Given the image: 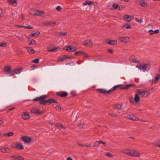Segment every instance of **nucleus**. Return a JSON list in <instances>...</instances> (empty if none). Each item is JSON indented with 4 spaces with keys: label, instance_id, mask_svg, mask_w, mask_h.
<instances>
[{
    "label": "nucleus",
    "instance_id": "obj_25",
    "mask_svg": "<svg viewBox=\"0 0 160 160\" xmlns=\"http://www.w3.org/2000/svg\"><path fill=\"white\" fill-rule=\"evenodd\" d=\"M122 28L126 29H131V26L127 23L125 24L122 26Z\"/></svg>",
    "mask_w": 160,
    "mask_h": 160
},
{
    "label": "nucleus",
    "instance_id": "obj_11",
    "mask_svg": "<svg viewBox=\"0 0 160 160\" xmlns=\"http://www.w3.org/2000/svg\"><path fill=\"white\" fill-rule=\"evenodd\" d=\"M150 68V66L149 64H146L142 67V70L145 72L148 70Z\"/></svg>",
    "mask_w": 160,
    "mask_h": 160
},
{
    "label": "nucleus",
    "instance_id": "obj_35",
    "mask_svg": "<svg viewBox=\"0 0 160 160\" xmlns=\"http://www.w3.org/2000/svg\"><path fill=\"white\" fill-rule=\"evenodd\" d=\"M92 3V2L90 1H86L85 2L83 3V5H86L87 4L88 5H90Z\"/></svg>",
    "mask_w": 160,
    "mask_h": 160
},
{
    "label": "nucleus",
    "instance_id": "obj_50",
    "mask_svg": "<svg viewBox=\"0 0 160 160\" xmlns=\"http://www.w3.org/2000/svg\"><path fill=\"white\" fill-rule=\"evenodd\" d=\"M13 134V133L12 132H11L8 133L7 134V135L8 137L12 136Z\"/></svg>",
    "mask_w": 160,
    "mask_h": 160
},
{
    "label": "nucleus",
    "instance_id": "obj_5",
    "mask_svg": "<svg viewBox=\"0 0 160 160\" xmlns=\"http://www.w3.org/2000/svg\"><path fill=\"white\" fill-rule=\"evenodd\" d=\"M47 95H43L40 97H37L36 98L34 99L33 100V101H36L39 100V103L40 104V102L41 101H43L44 99L45 98L47 97Z\"/></svg>",
    "mask_w": 160,
    "mask_h": 160
},
{
    "label": "nucleus",
    "instance_id": "obj_42",
    "mask_svg": "<svg viewBox=\"0 0 160 160\" xmlns=\"http://www.w3.org/2000/svg\"><path fill=\"white\" fill-rule=\"evenodd\" d=\"M135 19L136 21L138 22L142 23L143 22L142 19H141L140 20H139L138 18H136Z\"/></svg>",
    "mask_w": 160,
    "mask_h": 160
},
{
    "label": "nucleus",
    "instance_id": "obj_23",
    "mask_svg": "<svg viewBox=\"0 0 160 160\" xmlns=\"http://www.w3.org/2000/svg\"><path fill=\"white\" fill-rule=\"evenodd\" d=\"M120 85H115V86H114L111 89H110L109 90V92H110L115 90L117 88H118Z\"/></svg>",
    "mask_w": 160,
    "mask_h": 160
},
{
    "label": "nucleus",
    "instance_id": "obj_40",
    "mask_svg": "<svg viewBox=\"0 0 160 160\" xmlns=\"http://www.w3.org/2000/svg\"><path fill=\"white\" fill-rule=\"evenodd\" d=\"M112 7L114 8L115 9H117L118 10L119 5L114 3L113 4Z\"/></svg>",
    "mask_w": 160,
    "mask_h": 160
},
{
    "label": "nucleus",
    "instance_id": "obj_30",
    "mask_svg": "<svg viewBox=\"0 0 160 160\" xmlns=\"http://www.w3.org/2000/svg\"><path fill=\"white\" fill-rule=\"evenodd\" d=\"M33 44L34 45H36V41L33 39L29 41V43L28 45H30L32 44Z\"/></svg>",
    "mask_w": 160,
    "mask_h": 160
},
{
    "label": "nucleus",
    "instance_id": "obj_48",
    "mask_svg": "<svg viewBox=\"0 0 160 160\" xmlns=\"http://www.w3.org/2000/svg\"><path fill=\"white\" fill-rule=\"evenodd\" d=\"M71 52H73L76 51L77 49V48L75 47H72L71 46Z\"/></svg>",
    "mask_w": 160,
    "mask_h": 160
},
{
    "label": "nucleus",
    "instance_id": "obj_8",
    "mask_svg": "<svg viewBox=\"0 0 160 160\" xmlns=\"http://www.w3.org/2000/svg\"><path fill=\"white\" fill-rule=\"evenodd\" d=\"M124 20L128 22H131L132 19V17L128 15H125L123 16Z\"/></svg>",
    "mask_w": 160,
    "mask_h": 160
},
{
    "label": "nucleus",
    "instance_id": "obj_9",
    "mask_svg": "<svg viewBox=\"0 0 160 160\" xmlns=\"http://www.w3.org/2000/svg\"><path fill=\"white\" fill-rule=\"evenodd\" d=\"M126 118L128 119H130L135 121L139 120L138 118H136L135 116L132 114L128 115L126 117Z\"/></svg>",
    "mask_w": 160,
    "mask_h": 160
},
{
    "label": "nucleus",
    "instance_id": "obj_4",
    "mask_svg": "<svg viewBox=\"0 0 160 160\" xmlns=\"http://www.w3.org/2000/svg\"><path fill=\"white\" fill-rule=\"evenodd\" d=\"M119 40L122 42L123 43H127L130 41V38L128 37H121L119 38Z\"/></svg>",
    "mask_w": 160,
    "mask_h": 160
},
{
    "label": "nucleus",
    "instance_id": "obj_53",
    "mask_svg": "<svg viewBox=\"0 0 160 160\" xmlns=\"http://www.w3.org/2000/svg\"><path fill=\"white\" fill-rule=\"evenodd\" d=\"M15 74H16V73H15V72L14 70H13L12 72L11 73H10V76H14L15 75Z\"/></svg>",
    "mask_w": 160,
    "mask_h": 160
},
{
    "label": "nucleus",
    "instance_id": "obj_41",
    "mask_svg": "<svg viewBox=\"0 0 160 160\" xmlns=\"http://www.w3.org/2000/svg\"><path fill=\"white\" fill-rule=\"evenodd\" d=\"M39 59L38 58H36L34 60H33L32 62L36 63H38L39 62Z\"/></svg>",
    "mask_w": 160,
    "mask_h": 160
},
{
    "label": "nucleus",
    "instance_id": "obj_28",
    "mask_svg": "<svg viewBox=\"0 0 160 160\" xmlns=\"http://www.w3.org/2000/svg\"><path fill=\"white\" fill-rule=\"evenodd\" d=\"M123 153L127 155H130L131 151H130L128 149H126L123 151Z\"/></svg>",
    "mask_w": 160,
    "mask_h": 160
},
{
    "label": "nucleus",
    "instance_id": "obj_45",
    "mask_svg": "<svg viewBox=\"0 0 160 160\" xmlns=\"http://www.w3.org/2000/svg\"><path fill=\"white\" fill-rule=\"evenodd\" d=\"M56 24L55 22H49L47 25H53Z\"/></svg>",
    "mask_w": 160,
    "mask_h": 160
},
{
    "label": "nucleus",
    "instance_id": "obj_64",
    "mask_svg": "<svg viewBox=\"0 0 160 160\" xmlns=\"http://www.w3.org/2000/svg\"><path fill=\"white\" fill-rule=\"evenodd\" d=\"M157 145L158 147L160 148V141L158 142H157Z\"/></svg>",
    "mask_w": 160,
    "mask_h": 160
},
{
    "label": "nucleus",
    "instance_id": "obj_47",
    "mask_svg": "<svg viewBox=\"0 0 160 160\" xmlns=\"http://www.w3.org/2000/svg\"><path fill=\"white\" fill-rule=\"evenodd\" d=\"M71 46L68 47L66 49V50L68 52H71Z\"/></svg>",
    "mask_w": 160,
    "mask_h": 160
},
{
    "label": "nucleus",
    "instance_id": "obj_17",
    "mask_svg": "<svg viewBox=\"0 0 160 160\" xmlns=\"http://www.w3.org/2000/svg\"><path fill=\"white\" fill-rule=\"evenodd\" d=\"M57 94L61 97H66L68 93L65 92H62L58 93Z\"/></svg>",
    "mask_w": 160,
    "mask_h": 160
},
{
    "label": "nucleus",
    "instance_id": "obj_3",
    "mask_svg": "<svg viewBox=\"0 0 160 160\" xmlns=\"http://www.w3.org/2000/svg\"><path fill=\"white\" fill-rule=\"evenodd\" d=\"M44 99L43 101H41L40 102V104H49L52 103L56 102L55 101L52 99H50L46 101H45Z\"/></svg>",
    "mask_w": 160,
    "mask_h": 160
},
{
    "label": "nucleus",
    "instance_id": "obj_18",
    "mask_svg": "<svg viewBox=\"0 0 160 160\" xmlns=\"http://www.w3.org/2000/svg\"><path fill=\"white\" fill-rule=\"evenodd\" d=\"M11 72V69L9 66H7L5 68V72L7 74L10 73Z\"/></svg>",
    "mask_w": 160,
    "mask_h": 160
},
{
    "label": "nucleus",
    "instance_id": "obj_31",
    "mask_svg": "<svg viewBox=\"0 0 160 160\" xmlns=\"http://www.w3.org/2000/svg\"><path fill=\"white\" fill-rule=\"evenodd\" d=\"M100 144V141H95L93 145V147H97Z\"/></svg>",
    "mask_w": 160,
    "mask_h": 160
},
{
    "label": "nucleus",
    "instance_id": "obj_43",
    "mask_svg": "<svg viewBox=\"0 0 160 160\" xmlns=\"http://www.w3.org/2000/svg\"><path fill=\"white\" fill-rule=\"evenodd\" d=\"M154 78L155 79L154 80L153 82L155 83H157L158 82L159 79V78H158L156 77V76H155Z\"/></svg>",
    "mask_w": 160,
    "mask_h": 160
},
{
    "label": "nucleus",
    "instance_id": "obj_6",
    "mask_svg": "<svg viewBox=\"0 0 160 160\" xmlns=\"http://www.w3.org/2000/svg\"><path fill=\"white\" fill-rule=\"evenodd\" d=\"M140 155V153L137 151L132 150L131 151L130 156L134 157H139Z\"/></svg>",
    "mask_w": 160,
    "mask_h": 160
},
{
    "label": "nucleus",
    "instance_id": "obj_58",
    "mask_svg": "<svg viewBox=\"0 0 160 160\" xmlns=\"http://www.w3.org/2000/svg\"><path fill=\"white\" fill-rule=\"evenodd\" d=\"M61 9V8L59 6H58L56 8V9L58 11H59Z\"/></svg>",
    "mask_w": 160,
    "mask_h": 160
},
{
    "label": "nucleus",
    "instance_id": "obj_63",
    "mask_svg": "<svg viewBox=\"0 0 160 160\" xmlns=\"http://www.w3.org/2000/svg\"><path fill=\"white\" fill-rule=\"evenodd\" d=\"M56 109L59 110L61 109V108L60 107L58 106H56L55 107Z\"/></svg>",
    "mask_w": 160,
    "mask_h": 160
},
{
    "label": "nucleus",
    "instance_id": "obj_56",
    "mask_svg": "<svg viewBox=\"0 0 160 160\" xmlns=\"http://www.w3.org/2000/svg\"><path fill=\"white\" fill-rule=\"evenodd\" d=\"M130 101L132 104L134 105L135 104V102L132 99H130Z\"/></svg>",
    "mask_w": 160,
    "mask_h": 160
},
{
    "label": "nucleus",
    "instance_id": "obj_60",
    "mask_svg": "<svg viewBox=\"0 0 160 160\" xmlns=\"http://www.w3.org/2000/svg\"><path fill=\"white\" fill-rule=\"evenodd\" d=\"M108 51L109 52L111 53H112L113 52V50L112 49H108Z\"/></svg>",
    "mask_w": 160,
    "mask_h": 160
},
{
    "label": "nucleus",
    "instance_id": "obj_39",
    "mask_svg": "<svg viewBox=\"0 0 160 160\" xmlns=\"http://www.w3.org/2000/svg\"><path fill=\"white\" fill-rule=\"evenodd\" d=\"M17 159L19 160H23L24 159V158L21 156H17Z\"/></svg>",
    "mask_w": 160,
    "mask_h": 160
},
{
    "label": "nucleus",
    "instance_id": "obj_26",
    "mask_svg": "<svg viewBox=\"0 0 160 160\" xmlns=\"http://www.w3.org/2000/svg\"><path fill=\"white\" fill-rule=\"evenodd\" d=\"M56 127L59 129H61V128L65 129L66 128L63 127L62 124L59 123H58L56 124Z\"/></svg>",
    "mask_w": 160,
    "mask_h": 160
},
{
    "label": "nucleus",
    "instance_id": "obj_22",
    "mask_svg": "<svg viewBox=\"0 0 160 160\" xmlns=\"http://www.w3.org/2000/svg\"><path fill=\"white\" fill-rule=\"evenodd\" d=\"M107 43L108 44L113 45L117 43V41L116 40H109Z\"/></svg>",
    "mask_w": 160,
    "mask_h": 160
},
{
    "label": "nucleus",
    "instance_id": "obj_24",
    "mask_svg": "<svg viewBox=\"0 0 160 160\" xmlns=\"http://www.w3.org/2000/svg\"><path fill=\"white\" fill-rule=\"evenodd\" d=\"M16 74H20L22 71V68H18L14 70Z\"/></svg>",
    "mask_w": 160,
    "mask_h": 160
},
{
    "label": "nucleus",
    "instance_id": "obj_16",
    "mask_svg": "<svg viewBox=\"0 0 160 160\" xmlns=\"http://www.w3.org/2000/svg\"><path fill=\"white\" fill-rule=\"evenodd\" d=\"M22 118L24 120H27L30 118L29 115L26 113H24L22 115Z\"/></svg>",
    "mask_w": 160,
    "mask_h": 160
},
{
    "label": "nucleus",
    "instance_id": "obj_52",
    "mask_svg": "<svg viewBox=\"0 0 160 160\" xmlns=\"http://www.w3.org/2000/svg\"><path fill=\"white\" fill-rule=\"evenodd\" d=\"M83 54L84 55V59H85L86 58L89 57H90V56L88 54L85 53L84 52V54Z\"/></svg>",
    "mask_w": 160,
    "mask_h": 160
},
{
    "label": "nucleus",
    "instance_id": "obj_14",
    "mask_svg": "<svg viewBox=\"0 0 160 160\" xmlns=\"http://www.w3.org/2000/svg\"><path fill=\"white\" fill-rule=\"evenodd\" d=\"M22 140L25 142H29L31 141V138L27 136H23L22 138Z\"/></svg>",
    "mask_w": 160,
    "mask_h": 160
},
{
    "label": "nucleus",
    "instance_id": "obj_38",
    "mask_svg": "<svg viewBox=\"0 0 160 160\" xmlns=\"http://www.w3.org/2000/svg\"><path fill=\"white\" fill-rule=\"evenodd\" d=\"M122 104H118L116 105L115 106V108H116L118 109H122Z\"/></svg>",
    "mask_w": 160,
    "mask_h": 160
},
{
    "label": "nucleus",
    "instance_id": "obj_12",
    "mask_svg": "<svg viewBox=\"0 0 160 160\" xmlns=\"http://www.w3.org/2000/svg\"><path fill=\"white\" fill-rule=\"evenodd\" d=\"M96 90L98 92H99L101 93L104 94L110 93L109 92V90L107 91V90L103 89H97Z\"/></svg>",
    "mask_w": 160,
    "mask_h": 160
},
{
    "label": "nucleus",
    "instance_id": "obj_27",
    "mask_svg": "<svg viewBox=\"0 0 160 160\" xmlns=\"http://www.w3.org/2000/svg\"><path fill=\"white\" fill-rule=\"evenodd\" d=\"M130 62H133L136 63H139V62L138 60L136 58H131L130 59Z\"/></svg>",
    "mask_w": 160,
    "mask_h": 160
},
{
    "label": "nucleus",
    "instance_id": "obj_61",
    "mask_svg": "<svg viewBox=\"0 0 160 160\" xmlns=\"http://www.w3.org/2000/svg\"><path fill=\"white\" fill-rule=\"evenodd\" d=\"M159 32V30L158 29H157L154 31V33H158Z\"/></svg>",
    "mask_w": 160,
    "mask_h": 160
},
{
    "label": "nucleus",
    "instance_id": "obj_46",
    "mask_svg": "<svg viewBox=\"0 0 160 160\" xmlns=\"http://www.w3.org/2000/svg\"><path fill=\"white\" fill-rule=\"evenodd\" d=\"M105 154L106 155L108 156V157H113V156L111 155L110 153H108V152H107V153H105Z\"/></svg>",
    "mask_w": 160,
    "mask_h": 160
},
{
    "label": "nucleus",
    "instance_id": "obj_29",
    "mask_svg": "<svg viewBox=\"0 0 160 160\" xmlns=\"http://www.w3.org/2000/svg\"><path fill=\"white\" fill-rule=\"evenodd\" d=\"M68 58V57H66V56H63L62 57H61V58H59L58 59V62L62 61H64V60H65L66 58Z\"/></svg>",
    "mask_w": 160,
    "mask_h": 160
},
{
    "label": "nucleus",
    "instance_id": "obj_33",
    "mask_svg": "<svg viewBox=\"0 0 160 160\" xmlns=\"http://www.w3.org/2000/svg\"><path fill=\"white\" fill-rule=\"evenodd\" d=\"M40 33V32L37 31L34 33H32L31 34V36H32L37 37L39 34Z\"/></svg>",
    "mask_w": 160,
    "mask_h": 160
},
{
    "label": "nucleus",
    "instance_id": "obj_59",
    "mask_svg": "<svg viewBox=\"0 0 160 160\" xmlns=\"http://www.w3.org/2000/svg\"><path fill=\"white\" fill-rule=\"evenodd\" d=\"M100 144L101 143L103 144V145H104L105 146H107V143L106 142H104L102 141H100Z\"/></svg>",
    "mask_w": 160,
    "mask_h": 160
},
{
    "label": "nucleus",
    "instance_id": "obj_57",
    "mask_svg": "<svg viewBox=\"0 0 160 160\" xmlns=\"http://www.w3.org/2000/svg\"><path fill=\"white\" fill-rule=\"evenodd\" d=\"M17 156H15V155H13L12 156H11L10 157V158H14V159H17Z\"/></svg>",
    "mask_w": 160,
    "mask_h": 160
},
{
    "label": "nucleus",
    "instance_id": "obj_7",
    "mask_svg": "<svg viewBox=\"0 0 160 160\" xmlns=\"http://www.w3.org/2000/svg\"><path fill=\"white\" fill-rule=\"evenodd\" d=\"M83 45L91 47L92 46V44L90 40H87L84 41Z\"/></svg>",
    "mask_w": 160,
    "mask_h": 160
},
{
    "label": "nucleus",
    "instance_id": "obj_54",
    "mask_svg": "<svg viewBox=\"0 0 160 160\" xmlns=\"http://www.w3.org/2000/svg\"><path fill=\"white\" fill-rule=\"evenodd\" d=\"M24 28H27V29H32L33 28V27L30 26H25V27Z\"/></svg>",
    "mask_w": 160,
    "mask_h": 160
},
{
    "label": "nucleus",
    "instance_id": "obj_51",
    "mask_svg": "<svg viewBox=\"0 0 160 160\" xmlns=\"http://www.w3.org/2000/svg\"><path fill=\"white\" fill-rule=\"evenodd\" d=\"M7 46V43L5 42L0 44V47H5Z\"/></svg>",
    "mask_w": 160,
    "mask_h": 160
},
{
    "label": "nucleus",
    "instance_id": "obj_55",
    "mask_svg": "<svg viewBox=\"0 0 160 160\" xmlns=\"http://www.w3.org/2000/svg\"><path fill=\"white\" fill-rule=\"evenodd\" d=\"M83 147H85L86 148H89L91 147V144H89L87 145H82Z\"/></svg>",
    "mask_w": 160,
    "mask_h": 160
},
{
    "label": "nucleus",
    "instance_id": "obj_32",
    "mask_svg": "<svg viewBox=\"0 0 160 160\" xmlns=\"http://www.w3.org/2000/svg\"><path fill=\"white\" fill-rule=\"evenodd\" d=\"M134 86L133 84H128L126 85L125 87H123L122 88V89H127L129 88L131 86Z\"/></svg>",
    "mask_w": 160,
    "mask_h": 160
},
{
    "label": "nucleus",
    "instance_id": "obj_13",
    "mask_svg": "<svg viewBox=\"0 0 160 160\" xmlns=\"http://www.w3.org/2000/svg\"><path fill=\"white\" fill-rule=\"evenodd\" d=\"M0 151L4 153L10 152V150L8 148H2L0 149Z\"/></svg>",
    "mask_w": 160,
    "mask_h": 160
},
{
    "label": "nucleus",
    "instance_id": "obj_20",
    "mask_svg": "<svg viewBox=\"0 0 160 160\" xmlns=\"http://www.w3.org/2000/svg\"><path fill=\"white\" fill-rule=\"evenodd\" d=\"M17 0H7L11 4H12L13 6H16L17 5Z\"/></svg>",
    "mask_w": 160,
    "mask_h": 160
},
{
    "label": "nucleus",
    "instance_id": "obj_1",
    "mask_svg": "<svg viewBox=\"0 0 160 160\" xmlns=\"http://www.w3.org/2000/svg\"><path fill=\"white\" fill-rule=\"evenodd\" d=\"M137 93L134 96V101L135 102H138L139 101V96L142 98H146L150 94V92L146 90L139 89L136 91Z\"/></svg>",
    "mask_w": 160,
    "mask_h": 160
},
{
    "label": "nucleus",
    "instance_id": "obj_15",
    "mask_svg": "<svg viewBox=\"0 0 160 160\" xmlns=\"http://www.w3.org/2000/svg\"><path fill=\"white\" fill-rule=\"evenodd\" d=\"M67 34L66 32H59L55 35L57 37H58L61 36H64Z\"/></svg>",
    "mask_w": 160,
    "mask_h": 160
},
{
    "label": "nucleus",
    "instance_id": "obj_62",
    "mask_svg": "<svg viewBox=\"0 0 160 160\" xmlns=\"http://www.w3.org/2000/svg\"><path fill=\"white\" fill-rule=\"evenodd\" d=\"M39 12L40 14L39 15V16H41L42 14H43L44 13V12L41 11H40Z\"/></svg>",
    "mask_w": 160,
    "mask_h": 160
},
{
    "label": "nucleus",
    "instance_id": "obj_21",
    "mask_svg": "<svg viewBox=\"0 0 160 160\" xmlns=\"http://www.w3.org/2000/svg\"><path fill=\"white\" fill-rule=\"evenodd\" d=\"M26 48L28 52L30 54H32L35 52V51L33 49L31 48L30 47H27Z\"/></svg>",
    "mask_w": 160,
    "mask_h": 160
},
{
    "label": "nucleus",
    "instance_id": "obj_34",
    "mask_svg": "<svg viewBox=\"0 0 160 160\" xmlns=\"http://www.w3.org/2000/svg\"><path fill=\"white\" fill-rule=\"evenodd\" d=\"M79 54L81 55L82 54H84V52L83 51H77L75 52L74 53V54L76 55H78Z\"/></svg>",
    "mask_w": 160,
    "mask_h": 160
},
{
    "label": "nucleus",
    "instance_id": "obj_36",
    "mask_svg": "<svg viewBox=\"0 0 160 160\" xmlns=\"http://www.w3.org/2000/svg\"><path fill=\"white\" fill-rule=\"evenodd\" d=\"M58 48H53L52 49H50L49 48H48V51L49 52H54L56 50L58 49Z\"/></svg>",
    "mask_w": 160,
    "mask_h": 160
},
{
    "label": "nucleus",
    "instance_id": "obj_37",
    "mask_svg": "<svg viewBox=\"0 0 160 160\" xmlns=\"http://www.w3.org/2000/svg\"><path fill=\"white\" fill-rule=\"evenodd\" d=\"M125 8V6L124 5H122L120 6L119 5L118 8V10H122L123 9H124Z\"/></svg>",
    "mask_w": 160,
    "mask_h": 160
},
{
    "label": "nucleus",
    "instance_id": "obj_44",
    "mask_svg": "<svg viewBox=\"0 0 160 160\" xmlns=\"http://www.w3.org/2000/svg\"><path fill=\"white\" fill-rule=\"evenodd\" d=\"M39 11H40L37 10H34V12L36 15H39V14H40V13L39 12H40Z\"/></svg>",
    "mask_w": 160,
    "mask_h": 160
},
{
    "label": "nucleus",
    "instance_id": "obj_10",
    "mask_svg": "<svg viewBox=\"0 0 160 160\" xmlns=\"http://www.w3.org/2000/svg\"><path fill=\"white\" fill-rule=\"evenodd\" d=\"M139 2V5L142 7H146L148 5L147 3L145 1V0H140Z\"/></svg>",
    "mask_w": 160,
    "mask_h": 160
},
{
    "label": "nucleus",
    "instance_id": "obj_49",
    "mask_svg": "<svg viewBox=\"0 0 160 160\" xmlns=\"http://www.w3.org/2000/svg\"><path fill=\"white\" fill-rule=\"evenodd\" d=\"M148 33L150 35L154 34V31L152 30H150L148 32Z\"/></svg>",
    "mask_w": 160,
    "mask_h": 160
},
{
    "label": "nucleus",
    "instance_id": "obj_2",
    "mask_svg": "<svg viewBox=\"0 0 160 160\" xmlns=\"http://www.w3.org/2000/svg\"><path fill=\"white\" fill-rule=\"evenodd\" d=\"M12 147L20 150L23 149L24 148L23 146L21 143L18 142L14 143Z\"/></svg>",
    "mask_w": 160,
    "mask_h": 160
},
{
    "label": "nucleus",
    "instance_id": "obj_19",
    "mask_svg": "<svg viewBox=\"0 0 160 160\" xmlns=\"http://www.w3.org/2000/svg\"><path fill=\"white\" fill-rule=\"evenodd\" d=\"M31 112L32 113H35L40 114L42 113H39V111L38 109L36 108H32L31 109Z\"/></svg>",
    "mask_w": 160,
    "mask_h": 160
}]
</instances>
